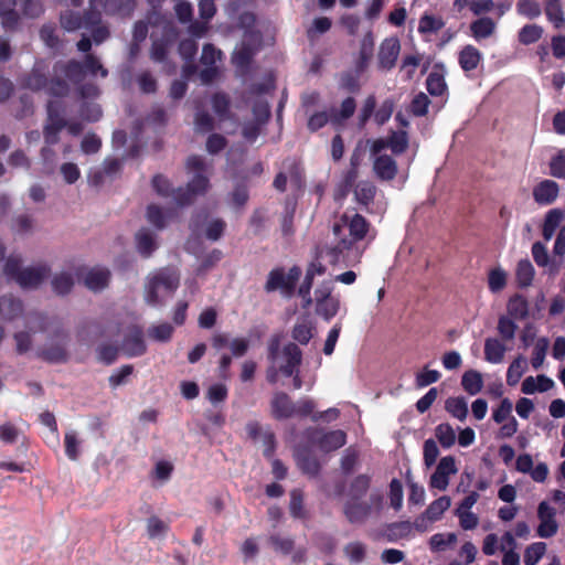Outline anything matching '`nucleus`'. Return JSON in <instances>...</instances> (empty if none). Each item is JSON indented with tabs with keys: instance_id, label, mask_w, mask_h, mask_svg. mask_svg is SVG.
Instances as JSON below:
<instances>
[{
	"instance_id": "f257e3e1",
	"label": "nucleus",
	"mask_w": 565,
	"mask_h": 565,
	"mask_svg": "<svg viewBox=\"0 0 565 565\" xmlns=\"http://www.w3.org/2000/svg\"><path fill=\"white\" fill-rule=\"evenodd\" d=\"M186 171L193 173V178L184 188L173 189L170 180L161 173L153 175L151 184L156 193L162 198L172 196L179 206L191 205L196 196L204 195L210 188L206 175V164L202 157L192 154L185 163Z\"/></svg>"
},
{
	"instance_id": "f03ea898",
	"label": "nucleus",
	"mask_w": 565,
	"mask_h": 565,
	"mask_svg": "<svg viewBox=\"0 0 565 565\" xmlns=\"http://www.w3.org/2000/svg\"><path fill=\"white\" fill-rule=\"evenodd\" d=\"M35 319L38 321V331L52 332L50 339L53 341L38 350V358L51 364L67 362L68 331L64 329L62 322L56 317L49 318L42 313H38Z\"/></svg>"
},
{
	"instance_id": "7ed1b4c3",
	"label": "nucleus",
	"mask_w": 565,
	"mask_h": 565,
	"mask_svg": "<svg viewBox=\"0 0 565 565\" xmlns=\"http://www.w3.org/2000/svg\"><path fill=\"white\" fill-rule=\"evenodd\" d=\"M356 110V100L352 96H348L341 102L339 108H331L330 111H317L308 119V129L318 131L327 124H331L334 128H340L354 115Z\"/></svg>"
},
{
	"instance_id": "20e7f679",
	"label": "nucleus",
	"mask_w": 565,
	"mask_h": 565,
	"mask_svg": "<svg viewBox=\"0 0 565 565\" xmlns=\"http://www.w3.org/2000/svg\"><path fill=\"white\" fill-rule=\"evenodd\" d=\"M226 222L223 218H211L207 209H199L193 212L189 221V230L193 236H204L206 239L217 242L226 231Z\"/></svg>"
},
{
	"instance_id": "39448f33",
	"label": "nucleus",
	"mask_w": 565,
	"mask_h": 565,
	"mask_svg": "<svg viewBox=\"0 0 565 565\" xmlns=\"http://www.w3.org/2000/svg\"><path fill=\"white\" fill-rule=\"evenodd\" d=\"M376 103L374 94L367 95L363 100L356 117V126L359 129H364L372 117L377 126H383L390 120L394 113L395 100L392 97L386 98L379 108H376Z\"/></svg>"
},
{
	"instance_id": "423d86ee",
	"label": "nucleus",
	"mask_w": 565,
	"mask_h": 565,
	"mask_svg": "<svg viewBox=\"0 0 565 565\" xmlns=\"http://www.w3.org/2000/svg\"><path fill=\"white\" fill-rule=\"evenodd\" d=\"M301 274V268L297 265L290 267L288 273L284 267H276L269 271L264 289L268 294L279 290L284 296L290 297L296 291Z\"/></svg>"
},
{
	"instance_id": "0eeeda50",
	"label": "nucleus",
	"mask_w": 565,
	"mask_h": 565,
	"mask_svg": "<svg viewBox=\"0 0 565 565\" xmlns=\"http://www.w3.org/2000/svg\"><path fill=\"white\" fill-rule=\"evenodd\" d=\"M180 284L179 275L171 270H161L154 275L148 282L146 299L150 305L159 303V289H164L168 294L174 292Z\"/></svg>"
},
{
	"instance_id": "6e6552de",
	"label": "nucleus",
	"mask_w": 565,
	"mask_h": 565,
	"mask_svg": "<svg viewBox=\"0 0 565 565\" xmlns=\"http://www.w3.org/2000/svg\"><path fill=\"white\" fill-rule=\"evenodd\" d=\"M122 160L108 158L104 161L102 168L92 169L88 173V183L94 188H100L106 183L113 182L120 173Z\"/></svg>"
},
{
	"instance_id": "1a4fd4ad",
	"label": "nucleus",
	"mask_w": 565,
	"mask_h": 565,
	"mask_svg": "<svg viewBox=\"0 0 565 565\" xmlns=\"http://www.w3.org/2000/svg\"><path fill=\"white\" fill-rule=\"evenodd\" d=\"M66 127V120L61 113L58 103L49 102L47 118L43 134L45 141H57L58 134Z\"/></svg>"
},
{
	"instance_id": "9d476101",
	"label": "nucleus",
	"mask_w": 565,
	"mask_h": 565,
	"mask_svg": "<svg viewBox=\"0 0 565 565\" xmlns=\"http://www.w3.org/2000/svg\"><path fill=\"white\" fill-rule=\"evenodd\" d=\"M401 51V44L397 38L385 39L379 50L377 64L379 68L383 71L392 70L397 61Z\"/></svg>"
},
{
	"instance_id": "9b49d317",
	"label": "nucleus",
	"mask_w": 565,
	"mask_h": 565,
	"mask_svg": "<svg viewBox=\"0 0 565 565\" xmlns=\"http://www.w3.org/2000/svg\"><path fill=\"white\" fill-rule=\"evenodd\" d=\"M372 513V505L361 499L348 500L343 505V514L351 524H363Z\"/></svg>"
},
{
	"instance_id": "f8f14e48",
	"label": "nucleus",
	"mask_w": 565,
	"mask_h": 565,
	"mask_svg": "<svg viewBox=\"0 0 565 565\" xmlns=\"http://www.w3.org/2000/svg\"><path fill=\"white\" fill-rule=\"evenodd\" d=\"M343 221L347 223L349 230V237H342L344 241H349L353 247L354 243L364 239L370 231V222L361 214H354L350 220L347 215L343 216Z\"/></svg>"
},
{
	"instance_id": "ddd939ff",
	"label": "nucleus",
	"mask_w": 565,
	"mask_h": 565,
	"mask_svg": "<svg viewBox=\"0 0 565 565\" xmlns=\"http://www.w3.org/2000/svg\"><path fill=\"white\" fill-rule=\"evenodd\" d=\"M373 172L375 177L383 182L392 181L397 174L396 161L388 154H373Z\"/></svg>"
},
{
	"instance_id": "4468645a",
	"label": "nucleus",
	"mask_w": 565,
	"mask_h": 565,
	"mask_svg": "<svg viewBox=\"0 0 565 565\" xmlns=\"http://www.w3.org/2000/svg\"><path fill=\"white\" fill-rule=\"evenodd\" d=\"M559 193L558 184L550 179L539 182L532 191L533 199L539 205L553 204Z\"/></svg>"
},
{
	"instance_id": "2eb2a0df",
	"label": "nucleus",
	"mask_w": 565,
	"mask_h": 565,
	"mask_svg": "<svg viewBox=\"0 0 565 565\" xmlns=\"http://www.w3.org/2000/svg\"><path fill=\"white\" fill-rule=\"evenodd\" d=\"M122 350L128 358L141 356L147 351L143 340V332L139 327H135L122 341Z\"/></svg>"
},
{
	"instance_id": "dca6fc26",
	"label": "nucleus",
	"mask_w": 565,
	"mask_h": 565,
	"mask_svg": "<svg viewBox=\"0 0 565 565\" xmlns=\"http://www.w3.org/2000/svg\"><path fill=\"white\" fill-rule=\"evenodd\" d=\"M271 415L281 420L295 416V404L285 392H276L270 402Z\"/></svg>"
},
{
	"instance_id": "f3484780",
	"label": "nucleus",
	"mask_w": 565,
	"mask_h": 565,
	"mask_svg": "<svg viewBox=\"0 0 565 565\" xmlns=\"http://www.w3.org/2000/svg\"><path fill=\"white\" fill-rule=\"evenodd\" d=\"M282 355L285 363L280 365V372L286 377H290L298 371V366L301 364L302 352L296 343L290 342L284 347Z\"/></svg>"
},
{
	"instance_id": "a211bd4d",
	"label": "nucleus",
	"mask_w": 565,
	"mask_h": 565,
	"mask_svg": "<svg viewBox=\"0 0 565 565\" xmlns=\"http://www.w3.org/2000/svg\"><path fill=\"white\" fill-rule=\"evenodd\" d=\"M352 246L349 241L340 238L333 246L324 245L317 247V259H327L330 265L339 264L343 258V253L350 250Z\"/></svg>"
},
{
	"instance_id": "6ab92c4d",
	"label": "nucleus",
	"mask_w": 565,
	"mask_h": 565,
	"mask_svg": "<svg viewBox=\"0 0 565 565\" xmlns=\"http://www.w3.org/2000/svg\"><path fill=\"white\" fill-rule=\"evenodd\" d=\"M296 462L302 473L317 477L321 466L317 457L307 448L298 449L295 454Z\"/></svg>"
},
{
	"instance_id": "aec40b11",
	"label": "nucleus",
	"mask_w": 565,
	"mask_h": 565,
	"mask_svg": "<svg viewBox=\"0 0 565 565\" xmlns=\"http://www.w3.org/2000/svg\"><path fill=\"white\" fill-rule=\"evenodd\" d=\"M50 274V268L45 265L24 268L19 275L17 281L23 288L38 287Z\"/></svg>"
},
{
	"instance_id": "412c9836",
	"label": "nucleus",
	"mask_w": 565,
	"mask_h": 565,
	"mask_svg": "<svg viewBox=\"0 0 565 565\" xmlns=\"http://www.w3.org/2000/svg\"><path fill=\"white\" fill-rule=\"evenodd\" d=\"M135 242L138 253L143 258L150 257L158 247L154 234L146 227L140 228L136 233Z\"/></svg>"
},
{
	"instance_id": "4be33fe9",
	"label": "nucleus",
	"mask_w": 565,
	"mask_h": 565,
	"mask_svg": "<svg viewBox=\"0 0 565 565\" xmlns=\"http://www.w3.org/2000/svg\"><path fill=\"white\" fill-rule=\"evenodd\" d=\"M54 70L75 84L82 82L85 77L84 65L76 60L58 62L55 64Z\"/></svg>"
},
{
	"instance_id": "5701e85b",
	"label": "nucleus",
	"mask_w": 565,
	"mask_h": 565,
	"mask_svg": "<svg viewBox=\"0 0 565 565\" xmlns=\"http://www.w3.org/2000/svg\"><path fill=\"white\" fill-rule=\"evenodd\" d=\"M20 85L22 88L39 92L47 86V77L40 67L34 66L29 73L21 76Z\"/></svg>"
},
{
	"instance_id": "b1692460",
	"label": "nucleus",
	"mask_w": 565,
	"mask_h": 565,
	"mask_svg": "<svg viewBox=\"0 0 565 565\" xmlns=\"http://www.w3.org/2000/svg\"><path fill=\"white\" fill-rule=\"evenodd\" d=\"M316 441L323 451H332L345 445L347 434L340 429L332 430L322 434Z\"/></svg>"
},
{
	"instance_id": "393cba45",
	"label": "nucleus",
	"mask_w": 565,
	"mask_h": 565,
	"mask_svg": "<svg viewBox=\"0 0 565 565\" xmlns=\"http://www.w3.org/2000/svg\"><path fill=\"white\" fill-rule=\"evenodd\" d=\"M110 273L106 268H94L85 276V286L93 290L99 291L108 286Z\"/></svg>"
},
{
	"instance_id": "a878e982",
	"label": "nucleus",
	"mask_w": 565,
	"mask_h": 565,
	"mask_svg": "<svg viewBox=\"0 0 565 565\" xmlns=\"http://www.w3.org/2000/svg\"><path fill=\"white\" fill-rule=\"evenodd\" d=\"M481 54L473 45H466L459 52L458 62L465 72H470L477 68L480 63Z\"/></svg>"
},
{
	"instance_id": "bb28decb",
	"label": "nucleus",
	"mask_w": 565,
	"mask_h": 565,
	"mask_svg": "<svg viewBox=\"0 0 565 565\" xmlns=\"http://www.w3.org/2000/svg\"><path fill=\"white\" fill-rule=\"evenodd\" d=\"M508 313L515 320H525L529 317V301L523 295L515 294L508 302Z\"/></svg>"
},
{
	"instance_id": "cd10ccee",
	"label": "nucleus",
	"mask_w": 565,
	"mask_h": 565,
	"mask_svg": "<svg viewBox=\"0 0 565 565\" xmlns=\"http://www.w3.org/2000/svg\"><path fill=\"white\" fill-rule=\"evenodd\" d=\"M545 14L555 29L565 28V14L561 0H548L545 4Z\"/></svg>"
},
{
	"instance_id": "c85d7f7f",
	"label": "nucleus",
	"mask_w": 565,
	"mask_h": 565,
	"mask_svg": "<svg viewBox=\"0 0 565 565\" xmlns=\"http://www.w3.org/2000/svg\"><path fill=\"white\" fill-rule=\"evenodd\" d=\"M461 386L469 395H477L483 387L482 374L476 370L466 371L461 377Z\"/></svg>"
},
{
	"instance_id": "c756f323",
	"label": "nucleus",
	"mask_w": 565,
	"mask_h": 565,
	"mask_svg": "<svg viewBox=\"0 0 565 565\" xmlns=\"http://www.w3.org/2000/svg\"><path fill=\"white\" fill-rule=\"evenodd\" d=\"M281 170L286 172L290 182L300 188L303 181L301 162L297 158H286L281 163Z\"/></svg>"
},
{
	"instance_id": "7c9ffc66",
	"label": "nucleus",
	"mask_w": 565,
	"mask_h": 565,
	"mask_svg": "<svg viewBox=\"0 0 565 565\" xmlns=\"http://www.w3.org/2000/svg\"><path fill=\"white\" fill-rule=\"evenodd\" d=\"M445 409L455 418L465 420L468 415V404L463 396L448 397Z\"/></svg>"
},
{
	"instance_id": "2f4dec72",
	"label": "nucleus",
	"mask_w": 565,
	"mask_h": 565,
	"mask_svg": "<svg viewBox=\"0 0 565 565\" xmlns=\"http://www.w3.org/2000/svg\"><path fill=\"white\" fill-rule=\"evenodd\" d=\"M372 478L369 475H358L350 483L349 497L351 499H361L370 489Z\"/></svg>"
},
{
	"instance_id": "473e14b6",
	"label": "nucleus",
	"mask_w": 565,
	"mask_h": 565,
	"mask_svg": "<svg viewBox=\"0 0 565 565\" xmlns=\"http://www.w3.org/2000/svg\"><path fill=\"white\" fill-rule=\"evenodd\" d=\"M445 26L443 18L425 13L418 22V32L420 34H435Z\"/></svg>"
},
{
	"instance_id": "72a5a7b5",
	"label": "nucleus",
	"mask_w": 565,
	"mask_h": 565,
	"mask_svg": "<svg viewBox=\"0 0 565 565\" xmlns=\"http://www.w3.org/2000/svg\"><path fill=\"white\" fill-rule=\"evenodd\" d=\"M411 532L412 523L409 521H398L388 524L384 535L388 542H396L408 536Z\"/></svg>"
},
{
	"instance_id": "f704fd0d",
	"label": "nucleus",
	"mask_w": 565,
	"mask_h": 565,
	"mask_svg": "<svg viewBox=\"0 0 565 565\" xmlns=\"http://www.w3.org/2000/svg\"><path fill=\"white\" fill-rule=\"evenodd\" d=\"M289 512H290V515L295 519H300V520L307 519L308 513L303 507L302 490L292 489L290 491Z\"/></svg>"
},
{
	"instance_id": "c9c22d12",
	"label": "nucleus",
	"mask_w": 565,
	"mask_h": 565,
	"mask_svg": "<svg viewBox=\"0 0 565 565\" xmlns=\"http://www.w3.org/2000/svg\"><path fill=\"white\" fill-rule=\"evenodd\" d=\"M426 88L431 96H443L447 93V84L441 73L433 71L426 78Z\"/></svg>"
},
{
	"instance_id": "e433bc0d",
	"label": "nucleus",
	"mask_w": 565,
	"mask_h": 565,
	"mask_svg": "<svg viewBox=\"0 0 565 565\" xmlns=\"http://www.w3.org/2000/svg\"><path fill=\"white\" fill-rule=\"evenodd\" d=\"M450 507V498L443 495L434 500L425 510V514L429 522H435L441 518L444 512Z\"/></svg>"
},
{
	"instance_id": "4c0bfd02",
	"label": "nucleus",
	"mask_w": 565,
	"mask_h": 565,
	"mask_svg": "<svg viewBox=\"0 0 565 565\" xmlns=\"http://www.w3.org/2000/svg\"><path fill=\"white\" fill-rule=\"evenodd\" d=\"M515 276L521 288L529 287L532 284L534 267L529 259H522L518 263Z\"/></svg>"
},
{
	"instance_id": "58836bf2",
	"label": "nucleus",
	"mask_w": 565,
	"mask_h": 565,
	"mask_svg": "<svg viewBox=\"0 0 565 565\" xmlns=\"http://www.w3.org/2000/svg\"><path fill=\"white\" fill-rule=\"evenodd\" d=\"M470 30L475 39H484L492 34L494 22L490 18H480L470 24Z\"/></svg>"
},
{
	"instance_id": "ea45409f",
	"label": "nucleus",
	"mask_w": 565,
	"mask_h": 565,
	"mask_svg": "<svg viewBox=\"0 0 565 565\" xmlns=\"http://www.w3.org/2000/svg\"><path fill=\"white\" fill-rule=\"evenodd\" d=\"M375 193L376 188L370 181H361L355 185L354 189L356 200L363 205H369L371 202H373Z\"/></svg>"
},
{
	"instance_id": "a19ab883",
	"label": "nucleus",
	"mask_w": 565,
	"mask_h": 565,
	"mask_svg": "<svg viewBox=\"0 0 565 565\" xmlns=\"http://www.w3.org/2000/svg\"><path fill=\"white\" fill-rule=\"evenodd\" d=\"M339 308L340 301L335 297L316 303L317 315L327 321H330L338 313Z\"/></svg>"
},
{
	"instance_id": "79ce46f5",
	"label": "nucleus",
	"mask_w": 565,
	"mask_h": 565,
	"mask_svg": "<svg viewBox=\"0 0 565 565\" xmlns=\"http://www.w3.org/2000/svg\"><path fill=\"white\" fill-rule=\"evenodd\" d=\"M1 310L7 319L12 320L19 317L23 311V303L14 297H3L0 302Z\"/></svg>"
},
{
	"instance_id": "37998d69",
	"label": "nucleus",
	"mask_w": 565,
	"mask_h": 565,
	"mask_svg": "<svg viewBox=\"0 0 565 565\" xmlns=\"http://www.w3.org/2000/svg\"><path fill=\"white\" fill-rule=\"evenodd\" d=\"M548 345L547 338H539L535 342L531 358V364L534 370H539L543 365Z\"/></svg>"
},
{
	"instance_id": "c03bdc74",
	"label": "nucleus",
	"mask_w": 565,
	"mask_h": 565,
	"mask_svg": "<svg viewBox=\"0 0 565 565\" xmlns=\"http://www.w3.org/2000/svg\"><path fill=\"white\" fill-rule=\"evenodd\" d=\"M546 552L544 542H535L525 548L523 562L525 565H536Z\"/></svg>"
},
{
	"instance_id": "a18cd8bd",
	"label": "nucleus",
	"mask_w": 565,
	"mask_h": 565,
	"mask_svg": "<svg viewBox=\"0 0 565 565\" xmlns=\"http://www.w3.org/2000/svg\"><path fill=\"white\" fill-rule=\"evenodd\" d=\"M339 87L351 94L359 93L361 89L359 74L351 71L343 72L339 78Z\"/></svg>"
},
{
	"instance_id": "49530a36",
	"label": "nucleus",
	"mask_w": 565,
	"mask_h": 565,
	"mask_svg": "<svg viewBox=\"0 0 565 565\" xmlns=\"http://www.w3.org/2000/svg\"><path fill=\"white\" fill-rule=\"evenodd\" d=\"M526 360L523 356L516 358L509 366L507 382L509 385H516L525 372Z\"/></svg>"
},
{
	"instance_id": "de8ad7c7",
	"label": "nucleus",
	"mask_w": 565,
	"mask_h": 565,
	"mask_svg": "<svg viewBox=\"0 0 565 565\" xmlns=\"http://www.w3.org/2000/svg\"><path fill=\"white\" fill-rule=\"evenodd\" d=\"M173 327L168 323L163 322L157 326H152L148 329V335L150 339L159 342H167L172 338L173 334Z\"/></svg>"
},
{
	"instance_id": "09e8293b",
	"label": "nucleus",
	"mask_w": 565,
	"mask_h": 565,
	"mask_svg": "<svg viewBox=\"0 0 565 565\" xmlns=\"http://www.w3.org/2000/svg\"><path fill=\"white\" fill-rule=\"evenodd\" d=\"M74 286V280L71 274L61 273L56 275L52 280V288L57 295L68 294Z\"/></svg>"
},
{
	"instance_id": "8fccbe9b",
	"label": "nucleus",
	"mask_w": 565,
	"mask_h": 565,
	"mask_svg": "<svg viewBox=\"0 0 565 565\" xmlns=\"http://www.w3.org/2000/svg\"><path fill=\"white\" fill-rule=\"evenodd\" d=\"M543 29L537 24L524 25L519 32V41L522 44L529 45L535 43L541 39Z\"/></svg>"
},
{
	"instance_id": "3c124183",
	"label": "nucleus",
	"mask_w": 565,
	"mask_h": 565,
	"mask_svg": "<svg viewBox=\"0 0 565 565\" xmlns=\"http://www.w3.org/2000/svg\"><path fill=\"white\" fill-rule=\"evenodd\" d=\"M169 529V524L156 515H152L147 520V534L149 539L164 536Z\"/></svg>"
},
{
	"instance_id": "603ef678",
	"label": "nucleus",
	"mask_w": 565,
	"mask_h": 565,
	"mask_svg": "<svg viewBox=\"0 0 565 565\" xmlns=\"http://www.w3.org/2000/svg\"><path fill=\"white\" fill-rule=\"evenodd\" d=\"M268 541L274 551L282 555H289L295 547V541L291 537L274 534L269 536Z\"/></svg>"
},
{
	"instance_id": "864d4df0",
	"label": "nucleus",
	"mask_w": 565,
	"mask_h": 565,
	"mask_svg": "<svg viewBox=\"0 0 565 565\" xmlns=\"http://www.w3.org/2000/svg\"><path fill=\"white\" fill-rule=\"evenodd\" d=\"M79 444L81 441L77 438V434L74 430H70L65 433L64 436V446H65V455L71 460H77L79 456Z\"/></svg>"
},
{
	"instance_id": "5fc2aeb1",
	"label": "nucleus",
	"mask_w": 565,
	"mask_h": 565,
	"mask_svg": "<svg viewBox=\"0 0 565 565\" xmlns=\"http://www.w3.org/2000/svg\"><path fill=\"white\" fill-rule=\"evenodd\" d=\"M82 64L84 65L85 74L86 73H89L92 75L100 74L102 77H107V75H108L107 68H105L102 65L99 58L92 53H88L85 55L84 62Z\"/></svg>"
},
{
	"instance_id": "6e6d98bb",
	"label": "nucleus",
	"mask_w": 565,
	"mask_h": 565,
	"mask_svg": "<svg viewBox=\"0 0 565 565\" xmlns=\"http://www.w3.org/2000/svg\"><path fill=\"white\" fill-rule=\"evenodd\" d=\"M211 102H212V108L218 117L225 118L228 115L231 102L226 94L215 93L212 96Z\"/></svg>"
},
{
	"instance_id": "4d7b16f0",
	"label": "nucleus",
	"mask_w": 565,
	"mask_h": 565,
	"mask_svg": "<svg viewBox=\"0 0 565 565\" xmlns=\"http://www.w3.org/2000/svg\"><path fill=\"white\" fill-rule=\"evenodd\" d=\"M429 104V97L425 93L420 92L412 99L409 110L413 115L422 117L427 114Z\"/></svg>"
},
{
	"instance_id": "13d9d810",
	"label": "nucleus",
	"mask_w": 565,
	"mask_h": 565,
	"mask_svg": "<svg viewBox=\"0 0 565 565\" xmlns=\"http://www.w3.org/2000/svg\"><path fill=\"white\" fill-rule=\"evenodd\" d=\"M436 437L444 448L451 447L456 441L455 430L449 424H440L436 427Z\"/></svg>"
},
{
	"instance_id": "bf43d9fd",
	"label": "nucleus",
	"mask_w": 565,
	"mask_h": 565,
	"mask_svg": "<svg viewBox=\"0 0 565 565\" xmlns=\"http://www.w3.org/2000/svg\"><path fill=\"white\" fill-rule=\"evenodd\" d=\"M390 503L391 507L398 511L402 509L403 505V484L401 480L394 478L390 483Z\"/></svg>"
},
{
	"instance_id": "052dcab7",
	"label": "nucleus",
	"mask_w": 565,
	"mask_h": 565,
	"mask_svg": "<svg viewBox=\"0 0 565 565\" xmlns=\"http://www.w3.org/2000/svg\"><path fill=\"white\" fill-rule=\"evenodd\" d=\"M313 328L309 322H302L295 324L291 335L294 340L305 345L309 343L311 338L313 337Z\"/></svg>"
},
{
	"instance_id": "680f3d73",
	"label": "nucleus",
	"mask_w": 565,
	"mask_h": 565,
	"mask_svg": "<svg viewBox=\"0 0 565 565\" xmlns=\"http://www.w3.org/2000/svg\"><path fill=\"white\" fill-rule=\"evenodd\" d=\"M146 216L148 222L152 224L157 230H163L166 227V216L159 205H148Z\"/></svg>"
},
{
	"instance_id": "e2e57ef3",
	"label": "nucleus",
	"mask_w": 565,
	"mask_h": 565,
	"mask_svg": "<svg viewBox=\"0 0 565 565\" xmlns=\"http://www.w3.org/2000/svg\"><path fill=\"white\" fill-rule=\"evenodd\" d=\"M61 25L66 31H75L83 28L82 14L73 11L64 12L61 14Z\"/></svg>"
},
{
	"instance_id": "0e129e2a",
	"label": "nucleus",
	"mask_w": 565,
	"mask_h": 565,
	"mask_svg": "<svg viewBox=\"0 0 565 565\" xmlns=\"http://www.w3.org/2000/svg\"><path fill=\"white\" fill-rule=\"evenodd\" d=\"M169 42L166 39H157L152 41L150 56L154 62L162 63L168 56Z\"/></svg>"
},
{
	"instance_id": "69168bd1",
	"label": "nucleus",
	"mask_w": 565,
	"mask_h": 565,
	"mask_svg": "<svg viewBox=\"0 0 565 565\" xmlns=\"http://www.w3.org/2000/svg\"><path fill=\"white\" fill-rule=\"evenodd\" d=\"M134 366L131 364L122 365L115 371L108 379L109 385L116 388L127 382V379L132 374Z\"/></svg>"
},
{
	"instance_id": "338daca9",
	"label": "nucleus",
	"mask_w": 565,
	"mask_h": 565,
	"mask_svg": "<svg viewBox=\"0 0 565 565\" xmlns=\"http://www.w3.org/2000/svg\"><path fill=\"white\" fill-rule=\"evenodd\" d=\"M440 373L437 370H428L425 367L422 372H418L415 377L417 387H426L439 381Z\"/></svg>"
},
{
	"instance_id": "774afa93",
	"label": "nucleus",
	"mask_w": 565,
	"mask_h": 565,
	"mask_svg": "<svg viewBox=\"0 0 565 565\" xmlns=\"http://www.w3.org/2000/svg\"><path fill=\"white\" fill-rule=\"evenodd\" d=\"M550 172L553 177L565 179V150H561L550 162Z\"/></svg>"
}]
</instances>
